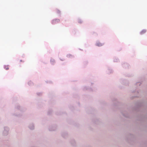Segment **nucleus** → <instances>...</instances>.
<instances>
[{"label": "nucleus", "mask_w": 147, "mask_h": 147, "mask_svg": "<svg viewBox=\"0 0 147 147\" xmlns=\"http://www.w3.org/2000/svg\"><path fill=\"white\" fill-rule=\"evenodd\" d=\"M60 22V20L59 19H56L53 20L52 21V23L53 24H55Z\"/></svg>", "instance_id": "nucleus-1"}, {"label": "nucleus", "mask_w": 147, "mask_h": 147, "mask_svg": "<svg viewBox=\"0 0 147 147\" xmlns=\"http://www.w3.org/2000/svg\"><path fill=\"white\" fill-rule=\"evenodd\" d=\"M103 45V44L100 43V42H97L96 43V45L98 46H102Z\"/></svg>", "instance_id": "nucleus-2"}, {"label": "nucleus", "mask_w": 147, "mask_h": 147, "mask_svg": "<svg viewBox=\"0 0 147 147\" xmlns=\"http://www.w3.org/2000/svg\"><path fill=\"white\" fill-rule=\"evenodd\" d=\"M146 30H142L141 32H140V34H144V33H145L146 32Z\"/></svg>", "instance_id": "nucleus-3"}, {"label": "nucleus", "mask_w": 147, "mask_h": 147, "mask_svg": "<svg viewBox=\"0 0 147 147\" xmlns=\"http://www.w3.org/2000/svg\"><path fill=\"white\" fill-rule=\"evenodd\" d=\"M67 57L69 58H71L73 57V56L70 54H68L67 55Z\"/></svg>", "instance_id": "nucleus-4"}, {"label": "nucleus", "mask_w": 147, "mask_h": 147, "mask_svg": "<svg viewBox=\"0 0 147 147\" xmlns=\"http://www.w3.org/2000/svg\"><path fill=\"white\" fill-rule=\"evenodd\" d=\"M4 68L6 70H8L9 69V66L8 65H5L4 66Z\"/></svg>", "instance_id": "nucleus-5"}, {"label": "nucleus", "mask_w": 147, "mask_h": 147, "mask_svg": "<svg viewBox=\"0 0 147 147\" xmlns=\"http://www.w3.org/2000/svg\"><path fill=\"white\" fill-rule=\"evenodd\" d=\"M20 61L21 62V61H22V60H20Z\"/></svg>", "instance_id": "nucleus-6"}]
</instances>
